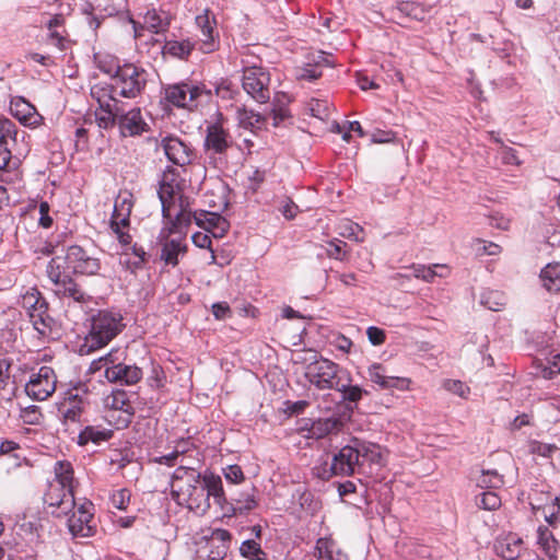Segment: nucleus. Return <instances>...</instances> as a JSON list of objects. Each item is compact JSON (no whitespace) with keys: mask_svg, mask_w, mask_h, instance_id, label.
I'll return each instance as SVG.
<instances>
[{"mask_svg":"<svg viewBox=\"0 0 560 560\" xmlns=\"http://www.w3.org/2000/svg\"><path fill=\"white\" fill-rule=\"evenodd\" d=\"M384 464L378 444L353 438L332 456L330 464L315 466L313 470L318 478L327 480L331 476L372 475Z\"/></svg>","mask_w":560,"mask_h":560,"instance_id":"nucleus-1","label":"nucleus"},{"mask_svg":"<svg viewBox=\"0 0 560 560\" xmlns=\"http://www.w3.org/2000/svg\"><path fill=\"white\" fill-rule=\"evenodd\" d=\"M171 489L173 499L191 511L205 512L210 506L201 475L192 467L178 466L173 472Z\"/></svg>","mask_w":560,"mask_h":560,"instance_id":"nucleus-2","label":"nucleus"},{"mask_svg":"<svg viewBox=\"0 0 560 560\" xmlns=\"http://www.w3.org/2000/svg\"><path fill=\"white\" fill-rule=\"evenodd\" d=\"M116 74L112 75L109 83H97L94 88H104L109 90L114 100L117 96L125 98H136L141 94L147 84V72L144 69L133 63H125L120 68H115Z\"/></svg>","mask_w":560,"mask_h":560,"instance_id":"nucleus-3","label":"nucleus"},{"mask_svg":"<svg viewBox=\"0 0 560 560\" xmlns=\"http://www.w3.org/2000/svg\"><path fill=\"white\" fill-rule=\"evenodd\" d=\"M158 195L164 219L173 224V231L182 232L190 224L191 212L187 208L188 202L183 198L180 183L160 184Z\"/></svg>","mask_w":560,"mask_h":560,"instance_id":"nucleus-4","label":"nucleus"},{"mask_svg":"<svg viewBox=\"0 0 560 560\" xmlns=\"http://www.w3.org/2000/svg\"><path fill=\"white\" fill-rule=\"evenodd\" d=\"M71 268H68L67 254L51 258L47 266V276L54 284V292L59 298H69L75 302L84 303L88 295L73 281L70 276Z\"/></svg>","mask_w":560,"mask_h":560,"instance_id":"nucleus-5","label":"nucleus"},{"mask_svg":"<svg viewBox=\"0 0 560 560\" xmlns=\"http://www.w3.org/2000/svg\"><path fill=\"white\" fill-rule=\"evenodd\" d=\"M346 372V369L340 368L331 360L319 358L306 365L305 377L317 389L328 390L345 386L341 383H343Z\"/></svg>","mask_w":560,"mask_h":560,"instance_id":"nucleus-6","label":"nucleus"},{"mask_svg":"<svg viewBox=\"0 0 560 560\" xmlns=\"http://www.w3.org/2000/svg\"><path fill=\"white\" fill-rule=\"evenodd\" d=\"M122 317L110 312H98L92 317L91 330L85 338V346L93 351L106 346L121 330Z\"/></svg>","mask_w":560,"mask_h":560,"instance_id":"nucleus-7","label":"nucleus"},{"mask_svg":"<svg viewBox=\"0 0 560 560\" xmlns=\"http://www.w3.org/2000/svg\"><path fill=\"white\" fill-rule=\"evenodd\" d=\"M20 304L28 315L33 327L40 335H48L54 320L48 315V304L42 293L36 288H30L21 294Z\"/></svg>","mask_w":560,"mask_h":560,"instance_id":"nucleus-8","label":"nucleus"},{"mask_svg":"<svg viewBox=\"0 0 560 560\" xmlns=\"http://www.w3.org/2000/svg\"><path fill=\"white\" fill-rule=\"evenodd\" d=\"M211 95L212 91L206 89L203 84L180 83L165 90V100L170 104L189 110L207 102Z\"/></svg>","mask_w":560,"mask_h":560,"instance_id":"nucleus-9","label":"nucleus"},{"mask_svg":"<svg viewBox=\"0 0 560 560\" xmlns=\"http://www.w3.org/2000/svg\"><path fill=\"white\" fill-rule=\"evenodd\" d=\"M231 534L226 529L217 528L210 536H201L195 542L194 560H222L229 550Z\"/></svg>","mask_w":560,"mask_h":560,"instance_id":"nucleus-10","label":"nucleus"},{"mask_svg":"<svg viewBox=\"0 0 560 560\" xmlns=\"http://www.w3.org/2000/svg\"><path fill=\"white\" fill-rule=\"evenodd\" d=\"M243 90L255 102L266 104L270 100V74L262 67H245L242 75Z\"/></svg>","mask_w":560,"mask_h":560,"instance_id":"nucleus-11","label":"nucleus"},{"mask_svg":"<svg viewBox=\"0 0 560 560\" xmlns=\"http://www.w3.org/2000/svg\"><path fill=\"white\" fill-rule=\"evenodd\" d=\"M107 89L91 88V96L98 104L95 110V121L102 129H109L118 122V114L120 110L119 101L114 100L112 94H108Z\"/></svg>","mask_w":560,"mask_h":560,"instance_id":"nucleus-12","label":"nucleus"},{"mask_svg":"<svg viewBox=\"0 0 560 560\" xmlns=\"http://www.w3.org/2000/svg\"><path fill=\"white\" fill-rule=\"evenodd\" d=\"M94 505L91 501L84 500L70 511L67 517V525L69 532L74 537H90L95 532L94 524Z\"/></svg>","mask_w":560,"mask_h":560,"instance_id":"nucleus-13","label":"nucleus"},{"mask_svg":"<svg viewBox=\"0 0 560 560\" xmlns=\"http://www.w3.org/2000/svg\"><path fill=\"white\" fill-rule=\"evenodd\" d=\"M56 384L57 376L55 371L50 366L44 365L30 376L24 390L33 400L43 401L55 393Z\"/></svg>","mask_w":560,"mask_h":560,"instance_id":"nucleus-14","label":"nucleus"},{"mask_svg":"<svg viewBox=\"0 0 560 560\" xmlns=\"http://www.w3.org/2000/svg\"><path fill=\"white\" fill-rule=\"evenodd\" d=\"M44 502L57 517L67 516L75 508L73 490L52 481L48 482Z\"/></svg>","mask_w":560,"mask_h":560,"instance_id":"nucleus-15","label":"nucleus"},{"mask_svg":"<svg viewBox=\"0 0 560 560\" xmlns=\"http://www.w3.org/2000/svg\"><path fill=\"white\" fill-rule=\"evenodd\" d=\"M368 377L382 390L405 392L410 389V378L388 375L386 366L381 363H373L368 368Z\"/></svg>","mask_w":560,"mask_h":560,"instance_id":"nucleus-16","label":"nucleus"},{"mask_svg":"<svg viewBox=\"0 0 560 560\" xmlns=\"http://www.w3.org/2000/svg\"><path fill=\"white\" fill-rule=\"evenodd\" d=\"M68 268L72 272L93 276L101 269L98 258L90 256L82 247L73 245L67 249Z\"/></svg>","mask_w":560,"mask_h":560,"instance_id":"nucleus-17","label":"nucleus"},{"mask_svg":"<svg viewBox=\"0 0 560 560\" xmlns=\"http://www.w3.org/2000/svg\"><path fill=\"white\" fill-rule=\"evenodd\" d=\"M117 126L122 137H137L149 130V124L140 107H132L129 110L120 108Z\"/></svg>","mask_w":560,"mask_h":560,"instance_id":"nucleus-18","label":"nucleus"},{"mask_svg":"<svg viewBox=\"0 0 560 560\" xmlns=\"http://www.w3.org/2000/svg\"><path fill=\"white\" fill-rule=\"evenodd\" d=\"M223 115L217 113L215 121L207 125L205 147L217 154L224 153L231 145V138L229 131L223 127Z\"/></svg>","mask_w":560,"mask_h":560,"instance_id":"nucleus-19","label":"nucleus"},{"mask_svg":"<svg viewBox=\"0 0 560 560\" xmlns=\"http://www.w3.org/2000/svg\"><path fill=\"white\" fill-rule=\"evenodd\" d=\"M159 147L163 150L167 160L175 165L184 166L191 161L192 151L190 147L176 136L162 138Z\"/></svg>","mask_w":560,"mask_h":560,"instance_id":"nucleus-20","label":"nucleus"},{"mask_svg":"<svg viewBox=\"0 0 560 560\" xmlns=\"http://www.w3.org/2000/svg\"><path fill=\"white\" fill-rule=\"evenodd\" d=\"M197 27L201 31L202 38L200 50L203 54H209L215 50L218 44V33L215 32V19L210 10L206 9L202 13L198 14L195 19Z\"/></svg>","mask_w":560,"mask_h":560,"instance_id":"nucleus-21","label":"nucleus"},{"mask_svg":"<svg viewBox=\"0 0 560 560\" xmlns=\"http://www.w3.org/2000/svg\"><path fill=\"white\" fill-rule=\"evenodd\" d=\"M10 112L14 118L26 127H37L43 120L36 107L22 96L12 97Z\"/></svg>","mask_w":560,"mask_h":560,"instance_id":"nucleus-22","label":"nucleus"},{"mask_svg":"<svg viewBox=\"0 0 560 560\" xmlns=\"http://www.w3.org/2000/svg\"><path fill=\"white\" fill-rule=\"evenodd\" d=\"M85 405V393L79 394L78 390H75V393L70 390L60 402L58 410L61 413L65 423H75L80 421Z\"/></svg>","mask_w":560,"mask_h":560,"instance_id":"nucleus-23","label":"nucleus"},{"mask_svg":"<svg viewBox=\"0 0 560 560\" xmlns=\"http://www.w3.org/2000/svg\"><path fill=\"white\" fill-rule=\"evenodd\" d=\"M104 376L110 383L135 385L142 378V370L135 364L120 363L104 371Z\"/></svg>","mask_w":560,"mask_h":560,"instance_id":"nucleus-24","label":"nucleus"},{"mask_svg":"<svg viewBox=\"0 0 560 560\" xmlns=\"http://www.w3.org/2000/svg\"><path fill=\"white\" fill-rule=\"evenodd\" d=\"M196 224L212 234L213 237H223L228 232L229 222L217 212L201 211L191 214Z\"/></svg>","mask_w":560,"mask_h":560,"instance_id":"nucleus-25","label":"nucleus"},{"mask_svg":"<svg viewBox=\"0 0 560 560\" xmlns=\"http://www.w3.org/2000/svg\"><path fill=\"white\" fill-rule=\"evenodd\" d=\"M133 203V195L130 191H120L115 200L110 226H117V224L129 226Z\"/></svg>","mask_w":560,"mask_h":560,"instance_id":"nucleus-26","label":"nucleus"},{"mask_svg":"<svg viewBox=\"0 0 560 560\" xmlns=\"http://www.w3.org/2000/svg\"><path fill=\"white\" fill-rule=\"evenodd\" d=\"M494 550L504 560H515L524 550V541L515 534H508L495 540Z\"/></svg>","mask_w":560,"mask_h":560,"instance_id":"nucleus-27","label":"nucleus"},{"mask_svg":"<svg viewBox=\"0 0 560 560\" xmlns=\"http://www.w3.org/2000/svg\"><path fill=\"white\" fill-rule=\"evenodd\" d=\"M172 229L173 225L170 228V233H175ZM185 229L186 228H184L182 232H176L178 236L167 240L163 244L161 258L168 265L176 266L178 264V256L186 252L185 238L182 235Z\"/></svg>","mask_w":560,"mask_h":560,"instance_id":"nucleus-28","label":"nucleus"},{"mask_svg":"<svg viewBox=\"0 0 560 560\" xmlns=\"http://www.w3.org/2000/svg\"><path fill=\"white\" fill-rule=\"evenodd\" d=\"M201 479L202 487H205V492L207 493V503H209L210 498H213L214 503L223 508L226 498L221 477L213 472H206Z\"/></svg>","mask_w":560,"mask_h":560,"instance_id":"nucleus-29","label":"nucleus"},{"mask_svg":"<svg viewBox=\"0 0 560 560\" xmlns=\"http://www.w3.org/2000/svg\"><path fill=\"white\" fill-rule=\"evenodd\" d=\"M536 544L549 560L558 559V541L547 526L537 528Z\"/></svg>","mask_w":560,"mask_h":560,"instance_id":"nucleus-30","label":"nucleus"},{"mask_svg":"<svg viewBox=\"0 0 560 560\" xmlns=\"http://www.w3.org/2000/svg\"><path fill=\"white\" fill-rule=\"evenodd\" d=\"M315 556L317 560H347V556L339 549L336 541L328 537L316 541Z\"/></svg>","mask_w":560,"mask_h":560,"instance_id":"nucleus-31","label":"nucleus"},{"mask_svg":"<svg viewBox=\"0 0 560 560\" xmlns=\"http://www.w3.org/2000/svg\"><path fill=\"white\" fill-rule=\"evenodd\" d=\"M170 25V15L164 11L155 9L148 10L143 16L142 28H147L152 33L159 34L167 30Z\"/></svg>","mask_w":560,"mask_h":560,"instance_id":"nucleus-32","label":"nucleus"},{"mask_svg":"<svg viewBox=\"0 0 560 560\" xmlns=\"http://www.w3.org/2000/svg\"><path fill=\"white\" fill-rule=\"evenodd\" d=\"M411 270L413 277L425 282H433L435 278H445L450 273L447 266L439 264L432 266L413 265Z\"/></svg>","mask_w":560,"mask_h":560,"instance_id":"nucleus-33","label":"nucleus"},{"mask_svg":"<svg viewBox=\"0 0 560 560\" xmlns=\"http://www.w3.org/2000/svg\"><path fill=\"white\" fill-rule=\"evenodd\" d=\"M194 47L195 43L190 39H171L165 42L163 54L178 59H187Z\"/></svg>","mask_w":560,"mask_h":560,"instance_id":"nucleus-34","label":"nucleus"},{"mask_svg":"<svg viewBox=\"0 0 560 560\" xmlns=\"http://www.w3.org/2000/svg\"><path fill=\"white\" fill-rule=\"evenodd\" d=\"M544 288L549 292L560 291V264H548L540 272Z\"/></svg>","mask_w":560,"mask_h":560,"instance_id":"nucleus-35","label":"nucleus"},{"mask_svg":"<svg viewBox=\"0 0 560 560\" xmlns=\"http://www.w3.org/2000/svg\"><path fill=\"white\" fill-rule=\"evenodd\" d=\"M55 478L51 480L52 482H58L61 486L70 488L73 490L74 488V472L73 467L70 462L67 460H58L54 466Z\"/></svg>","mask_w":560,"mask_h":560,"instance_id":"nucleus-36","label":"nucleus"},{"mask_svg":"<svg viewBox=\"0 0 560 560\" xmlns=\"http://www.w3.org/2000/svg\"><path fill=\"white\" fill-rule=\"evenodd\" d=\"M112 436V431L102 429L98 427L88 425L84 430H82L78 436L79 444L85 445L89 442H93L95 444L101 443L103 441L109 440Z\"/></svg>","mask_w":560,"mask_h":560,"instance_id":"nucleus-37","label":"nucleus"},{"mask_svg":"<svg viewBox=\"0 0 560 560\" xmlns=\"http://www.w3.org/2000/svg\"><path fill=\"white\" fill-rule=\"evenodd\" d=\"M351 375L350 372L347 371L345 378L341 383V385H345L343 387L336 388L335 390L340 392L342 394V398L350 402H358L363 395H368L369 392L361 388L359 385H351Z\"/></svg>","mask_w":560,"mask_h":560,"instance_id":"nucleus-38","label":"nucleus"},{"mask_svg":"<svg viewBox=\"0 0 560 560\" xmlns=\"http://www.w3.org/2000/svg\"><path fill=\"white\" fill-rule=\"evenodd\" d=\"M125 358V352L119 349H113L104 357H101L97 360H94L91 363V370L93 372L100 371L102 369H109L110 366L119 365Z\"/></svg>","mask_w":560,"mask_h":560,"instance_id":"nucleus-39","label":"nucleus"},{"mask_svg":"<svg viewBox=\"0 0 560 560\" xmlns=\"http://www.w3.org/2000/svg\"><path fill=\"white\" fill-rule=\"evenodd\" d=\"M236 114L240 127L252 131L254 129L260 128L262 122V117L260 114L245 107L237 108Z\"/></svg>","mask_w":560,"mask_h":560,"instance_id":"nucleus-40","label":"nucleus"},{"mask_svg":"<svg viewBox=\"0 0 560 560\" xmlns=\"http://www.w3.org/2000/svg\"><path fill=\"white\" fill-rule=\"evenodd\" d=\"M318 61H316L314 65L307 63L305 67L299 70L296 78L300 80H308L313 81L322 77V63L325 62L327 66L331 67L332 65L328 61L327 57L324 52L319 56Z\"/></svg>","mask_w":560,"mask_h":560,"instance_id":"nucleus-41","label":"nucleus"},{"mask_svg":"<svg viewBox=\"0 0 560 560\" xmlns=\"http://www.w3.org/2000/svg\"><path fill=\"white\" fill-rule=\"evenodd\" d=\"M480 304L490 311L499 312L506 304V299L502 292L486 290L480 294Z\"/></svg>","mask_w":560,"mask_h":560,"instance_id":"nucleus-42","label":"nucleus"},{"mask_svg":"<svg viewBox=\"0 0 560 560\" xmlns=\"http://www.w3.org/2000/svg\"><path fill=\"white\" fill-rule=\"evenodd\" d=\"M397 10L411 19L422 21L427 15V9L423 4L415 1H399L397 3Z\"/></svg>","mask_w":560,"mask_h":560,"instance_id":"nucleus-43","label":"nucleus"},{"mask_svg":"<svg viewBox=\"0 0 560 560\" xmlns=\"http://www.w3.org/2000/svg\"><path fill=\"white\" fill-rule=\"evenodd\" d=\"M504 483L503 476L494 469L482 470L477 479V486L481 489H498Z\"/></svg>","mask_w":560,"mask_h":560,"instance_id":"nucleus-44","label":"nucleus"},{"mask_svg":"<svg viewBox=\"0 0 560 560\" xmlns=\"http://www.w3.org/2000/svg\"><path fill=\"white\" fill-rule=\"evenodd\" d=\"M338 233L340 236L354 240L355 242H363V229L358 224L350 220H342L338 224Z\"/></svg>","mask_w":560,"mask_h":560,"instance_id":"nucleus-45","label":"nucleus"},{"mask_svg":"<svg viewBox=\"0 0 560 560\" xmlns=\"http://www.w3.org/2000/svg\"><path fill=\"white\" fill-rule=\"evenodd\" d=\"M240 552L244 558L249 560H266L267 557L260 545L253 539L243 541L240 547Z\"/></svg>","mask_w":560,"mask_h":560,"instance_id":"nucleus-46","label":"nucleus"},{"mask_svg":"<svg viewBox=\"0 0 560 560\" xmlns=\"http://www.w3.org/2000/svg\"><path fill=\"white\" fill-rule=\"evenodd\" d=\"M235 501V513L245 514L257 506V500L254 494V489L250 492H242Z\"/></svg>","mask_w":560,"mask_h":560,"instance_id":"nucleus-47","label":"nucleus"},{"mask_svg":"<svg viewBox=\"0 0 560 560\" xmlns=\"http://www.w3.org/2000/svg\"><path fill=\"white\" fill-rule=\"evenodd\" d=\"M106 406L115 410H122L129 417L132 415V407L127 401V394L124 390L115 392L110 396H108L106 398Z\"/></svg>","mask_w":560,"mask_h":560,"instance_id":"nucleus-48","label":"nucleus"},{"mask_svg":"<svg viewBox=\"0 0 560 560\" xmlns=\"http://www.w3.org/2000/svg\"><path fill=\"white\" fill-rule=\"evenodd\" d=\"M476 504L487 511H494L501 506V498L494 491H483L476 497Z\"/></svg>","mask_w":560,"mask_h":560,"instance_id":"nucleus-49","label":"nucleus"},{"mask_svg":"<svg viewBox=\"0 0 560 560\" xmlns=\"http://www.w3.org/2000/svg\"><path fill=\"white\" fill-rule=\"evenodd\" d=\"M16 135L15 124L9 118H0V145L8 148L9 141H15Z\"/></svg>","mask_w":560,"mask_h":560,"instance_id":"nucleus-50","label":"nucleus"},{"mask_svg":"<svg viewBox=\"0 0 560 560\" xmlns=\"http://www.w3.org/2000/svg\"><path fill=\"white\" fill-rule=\"evenodd\" d=\"M214 93L221 100H233L238 92L230 80L220 79L214 83Z\"/></svg>","mask_w":560,"mask_h":560,"instance_id":"nucleus-51","label":"nucleus"},{"mask_svg":"<svg viewBox=\"0 0 560 560\" xmlns=\"http://www.w3.org/2000/svg\"><path fill=\"white\" fill-rule=\"evenodd\" d=\"M442 386L448 393L464 399H467L470 394V388L459 380H445Z\"/></svg>","mask_w":560,"mask_h":560,"instance_id":"nucleus-52","label":"nucleus"},{"mask_svg":"<svg viewBox=\"0 0 560 560\" xmlns=\"http://www.w3.org/2000/svg\"><path fill=\"white\" fill-rule=\"evenodd\" d=\"M130 497H131L130 491L126 488H122V489L113 491L109 500L114 508H116L120 511H126L130 503Z\"/></svg>","mask_w":560,"mask_h":560,"instance_id":"nucleus-53","label":"nucleus"},{"mask_svg":"<svg viewBox=\"0 0 560 560\" xmlns=\"http://www.w3.org/2000/svg\"><path fill=\"white\" fill-rule=\"evenodd\" d=\"M497 155L500 159L501 163L504 165L520 166L522 164V161L518 158L516 150L508 145L502 144Z\"/></svg>","mask_w":560,"mask_h":560,"instance_id":"nucleus-54","label":"nucleus"},{"mask_svg":"<svg viewBox=\"0 0 560 560\" xmlns=\"http://www.w3.org/2000/svg\"><path fill=\"white\" fill-rule=\"evenodd\" d=\"M544 515L549 524H556L560 520V500L558 497H551L550 504L542 506Z\"/></svg>","mask_w":560,"mask_h":560,"instance_id":"nucleus-55","label":"nucleus"},{"mask_svg":"<svg viewBox=\"0 0 560 560\" xmlns=\"http://www.w3.org/2000/svg\"><path fill=\"white\" fill-rule=\"evenodd\" d=\"M97 67L101 71L109 75V79H112L113 74H116L115 68H120L121 66L118 65V62L115 60L112 56H97L96 57Z\"/></svg>","mask_w":560,"mask_h":560,"instance_id":"nucleus-56","label":"nucleus"},{"mask_svg":"<svg viewBox=\"0 0 560 560\" xmlns=\"http://www.w3.org/2000/svg\"><path fill=\"white\" fill-rule=\"evenodd\" d=\"M21 418L27 424H39L43 415L37 406H28L21 410Z\"/></svg>","mask_w":560,"mask_h":560,"instance_id":"nucleus-57","label":"nucleus"},{"mask_svg":"<svg viewBox=\"0 0 560 560\" xmlns=\"http://www.w3.org/2000/svg\"><path fill=\"white\" fill-rule=\"evenodd\" d=\"M529 450L533 454L542 456V457H551L552 454L558 451L557 445L542 443L538 441H533L529 445Z\"/></svg>","mask_w":560,"mask_h":560,"instance_id":"nucleus-58","label":"nucleus"},{"mask_svg":"<svg viewBox=\"0 0 560 560\" xmlns=\"http://www.w3.org/2000/svg\"><path fill=\"white\" fill-rule=\"evenodd\" d=\"M347 244L338 238H335L328 243V248L326 249V253L329 257L338 260H343L346 257V250L343 247H346Z\"/></svg>","mask_w":560,"mask_h":560,"instance_id":"nucleus-59","label":"nucleus"},{"mask_svg":"<svg viewBox=\"0 0 560 560\" xmlns=\"http://www.w3.org/2000/svg\"><path fill=\"white\" fill-rule=\"evenodd\" d=\"M310 110L314 117L325 119L329 115V104L327 101L312 100L310 102Z\"/></svg>","mask_w":560,"mask_h":560,"instance_id":"nucleus-60","label":"nucleus"},{"mask_svg":"<svg viewBox=\"0 0 560 560\" xmlns=\"http://www.w3.org/2000/svg\"><path fill=\"white\" fill-rule=\"evenodd\" d=\"M224 478L231 483H241L244 480V472L238 465H229L223 468Z\"/></svg>","mask_w":560,"mask_h":560,"instance_id":"nucleus-61","label":"nucleus"},{"mask_svg":"<svg viewBox=\"0 0 560 560\" xmlns=\"http://www.w3.org/2000/svg\"><path fill=\"white\" fill-rule=\"evenodd\" d=\"M48 42L56 46L59 50H65L68 47V39L63 36V27L48 31Z\"/></svg>","mask_w":560,"mask_h":560,"instance_id":"nucleus-62","label":"nucleus"},{"mask_svg":"<svg viewBox=\"0 0 560 560\" xmlns=\"http://www.w3.org/2000/svg\"><path fill=\"white\" fill-rule=\"evenodd\" d=\"M166 376L161 366H152L151 374L148 377V384L153 388H161L164 386Z\"/></svg>","mask_w":560,"mask_h":560,"instance_id":"nucleus-63","label":"nucleus"},{"mask_svg":"<svg viewBox=\"0 0 560 560\" xmlns=\"http://www.w3.org/2000/svg\"><path fill=\"white\" fill-rule=\"evenodd\" d=\"M366 336H368L369 341L373 346H381L385 342V339H386L385 331L375 326H370L366 329Z\"/></svg>","mask_w":560,"mask_h":560,"instance_id":"nucleus-64","label":"nucleus"}]
</instances>
